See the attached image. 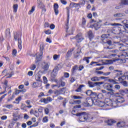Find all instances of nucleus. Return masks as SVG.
Wrapping results in <instances>:
<instances>
[{
  "instance_id": "obj_12",
  "label": "nucleus",
  "mask_w": 128,
  "mask_h": 128,
  "mask_svg": "<svg viewBox=\"0 0 128 128\" xmlns=\"http://www.w3.org/2000/svg\"><path fill=\"white\" fill-rule=\"evenodd\" d=\"M58 72V66H56L53 70V71L52 72V74H54V76H56V72Z\"/></svg>"
},
{
  "instance_id": "obj_30",
  "label": "nucleus",
  "mask_w": 128,
  "mask_h": 128,
  "mask_svg": "<svg viewBox=\"0 0 128 128\" xmlns=\"http://www.w3.org/2000/svg\"><path fill=\"white\" fill-rule=\"evenodd\" d=\"M88 35L90 40H92V38H94V34H92V30L88 32Z\"/></svg>"
},
{
  "instance_id": "obj_34",
  "label": "nucleus",
  "mask_w": 128,
  "mask_h": 128,
  "mask_svg": "<svg viewBox=\"0 0 128 128\" xmlns=\"http://www.w3.org/2000/svg\"><path fill=\"white\" fill-rule=\"evenodd\" d=\"M5 108H8V110H12V108H14V105H12V104H6L5 106Z\"/></svg>"
},
{
  "instance_id": "obj_17",
  "label": "nucleus",
  "mask_w": 128,
  "mask_h": 128,
  "mask_svg": "<svg viewBox=\"0 0 128 128\" xmlns=\"http://www.w3.org/2000/svg\"><path fill=\"white\" fill-rule=\"evenodd\" d=\"M108 126H112L113 124H116V120H108L107 121Z\"/></svg>"
},
{
  "instance_id": "obj_35",
  "label": "nucleus",
  "mask_w": 128,
  "mask_h": 128,
  "mask_svg": "<svg viewBox=\"0 0 128 128\" xmlns=\"http://www.w3.org/2000/svg\"><path fill=\"white\" fill-rule=\"evenodd\" d=\"M86 94L87 96H92V90H88L86 92Z\"/></svg>"
},
{
  "instance_id": "obj_58",
  "label": "nucleus",
  "mask_w": 128,
  "mask_h": 128,
  "mask_svg": "<svg viewBox=\"0 0 128 128\" xmlns=\"http://www.w3.org/2000/svg\"><path fill=\"white\" fill-rule=\"evenodd\" d=\"M88 84L89 85L90 88H94L92 82L90 81L88 82Z\"/></svg>"
},
{
  "instance_id": "obj_7",
  "label": "nucleus",
  "mask_w": 128,
  "mask_h": 128,
  "mask_svg": "<svg viewBox=\"0 0 128 128\" xmlns=\"http://www.w3.org/2000/svg\"><path fill=\"white\" fill-rule=\"evenodd\" d=\"M102 20H99L98 22H97L96 23L93 24V26H94L95 30H98L99 28H100L102 26Z\"/></svg>"
},
{
  "instance_id": "obj_47",
  "label": "nucleus",
  "mask_w": 128,
  "mask_h": 128,
  "mask_svg": "<svg viewBox=\"0 0 128 128\" xmlns=\"http://www.w3.org/2000/svg\"><path fill=\"white\" fill-rule=\"evenodd\" d=\"M115 72H117V76H122V72L120 70H115Z\"/></svg>"
},
{
  "instance_id": "obj_28",
  "label": "nucleus",
  "mask_w": 128,
  "mask_h": 128,
  "mask_svg": "<svg viewBox=\"0 0 128 128\" xmlns=\"http://www.w3.org/2000/svg\"><path fill=\"white\" fill-rule=\"evenodd\" d=\"M49 66H50L48 65V64H46L42 66V68L44 70V72H46L48 70Z\"/></svg>"
},
{
  "instance_id": "obj_50",
  "label": "nucleus",
  "mask_w": 128,
  "mask_h": 128,
  "mask_svg": "<svg viewBox=\"0 0 128 128\" xmlns=\"http://www.w3.org/2000/svg\"><path fill=\"white\" fill-rule=\"evenodd\" d=\"M44 112L46 114H48L50 112V110L48 108H44Z\"/></svg>"
},
{
  "instance_id": "obj_62",
  "label": "nucleus",
  "mask_w": 128,
  "mask_h": 128,
  "mask_svg": "<svg viewBox=\"0 0 128 128\" xmlns=\"http://www.w3.org/2000/svg\"><path fill=\"white\" fill-rule=\"evenodd\" d=\"M56 28V26L54 24H51L50 26V30H54V28Z\"/></svg>"
},
{
  "instance_id": "obj_16",
  "label": "nucleus",
  "mask_w": 128,
  "mask_h": 128,
  "mask_svg": "<svg viewBox=\"0 0 128 128\" xmlns=\"http://www.w3.org/2000/svg\"><path fill=\"white\" fill-rule=\"evenodd\" d=\"M125 14L124 13H117L114 15V18H120L122 16H124Z\"/></svg>"
},
{
  "instance_id": "obj_29",
  "label": "nucleus",
  "mask_w": 128,
  "mask_h": 128,
  "mask_svg": "<svg viewBox=\"0 0 128 128\" xmlns=\"http://www.w3.org/2000/svg\"><path fill=\"white\" fill-rule=\"evenodd\" d=\"M107 80L109 82H110L111 84H118L116 81L113 79H108Z\"/></svg>"
},
{
  "instance_id": "obj_23",
  "label": "nucleus",
  "mask_w": 128,
  "mask_h": 128,
  "mask_svg": "<svg viewBox=\"0 0 128 128\" xmlns=\"http://www.w3.org/2000/svg\"><path fill=\"white\" fill-rule=\"evenodd\" d=\"M91 80L92 82H100V78L98 76H94L92 78H91Z\"/></svg>"
},
{
  "instance_id": "obj_33",
  "label": "nucleus",
  "mask_w": 128,
  "mask_h": 128,
  "mask_svg": "<svg viewBox=\"0 0 128 128\" xmlns=\"http://www.w3.org/2000/svg\"><path fill=\"white\" fill-rule=\"evenodd\" d=\"M35 10H36V7H34V6H33L31 10H30L28 12V14H29V15L32 14V12H34Z\"/></svg>"
},
{
  "instance_id": "obj_26",
  "label": "nucleus",
  "mask_w": 128,
  "mask_h": 128,
  "mask_svg": "<svg viewBox=\"0 0 128 128\" xmlns=\"http://www.w3.org/2000/svg\"><path fill=\"white\" fill-rule=\"evenodd\" d=\"M78 68V66L77 65L75 66L74 67H73L72 70V74H74L76 72V70Z\"/></svg>"
},
{
  "instance_id": "obj_27",
  "label": "nucleus",
  "mask_w": 128,
  "mask_h": 128,
  "mask_svg": "<svg viewBox=\"0 0 128 128\" xmlns=\"http://www.w3.org/2000/svg\"><path fill=\"white\" fill-rule=\"evenodd\" d=\"M35 78L37 82H40L41 84L42 82V80L40 78V75H37L36 76Z\"/></svg>"
},
{
  "instance_id": "obj_48",
  "label": "nucleus",
  "mask_w": 128,
  "mask_h": 128,
  "mask_svg": "<svg viewBox=\"0 0 128 128\" xmlns=\"http://www.w3.org/2000/svg\"><path fill=\"white\" fill-rule=\"evenodd\" d=\"M104 82H96L94 83V84H96V86H101V84H104Z\"/></svg>"
},
{
  "instance_id": "obj_44",
  "label": "nucleus",
  "mask_w": 128,
  "mask_h": 128,
  "mask_svg": "<svg viewBox=\"0 0 128 128\" xmlns=\"http://www.w3.org/2000/svg\"><path fill=\"white\" fill-rule=\"evenodd\" d=\"M43 80L44 84H48V78L46 77V76H43Z\"/></svg>"
},
{
  "instance_id": "obj_55",
  "label": "nucleus",
  "mask_w": 128,
  "mask_h": 128,
  "mask_svg": "<svg viewBox=\"0 0 128 128\" xmlns=\"http://www.w3.org/2000/svg\"><path fill=\"white\" fill-rule=\"evenodd\" d=\"M92 98H96L97 94L96 92H92V94H91Z\"/></svg>"
},
{
  "instance_id": "obj_32",
  "label": "nucleus",
  "mask_w": 128,
  "mask_h": 128,
  "mask_svg": "<svg viewBox=\"0 0 128 128\" xmlns=\"http://www.w3.org/2000/svg\"><path fill=\"white\" fill-rule=\"evenodd\" d=\"M81 102L80 100H74V102H70V104H80Z\"/></svg>"
},
{
  "instance_id": "obj_53",
  "label": "nucleus",
  "mask_w": 128,
  "mask_h": 128,
  "mask_svg": "<svg viewBox=\"0 0 128 128\" xmlns=\"http://www.w3.org/2000/svg\"><path fill=\"white\" fill-rule=\"evenodd\" d=\"M66 88H62L60 90V92H61V94H64L66 92Z\"/></svg>"
},
{
  "instance_id": "obj_11",
  "label": "nucleus",
  "mask_w": 128,
  "mask_h": 128,
  "mask_svg": "<svg viewBox=\"0 0 128 128\" xmlns=\"http://www.w3.org/2000/svg\"><path fill=\"white\" fill-rule=\"evenodd\" d=\"M104 26H122V25L120 24H118V23H114V24H110V22H106L104 24Z\"/></svg>"
},
{
  "instance_id": "obj_6",
  "label": "nucleus",
  "mask_w": 128,
  "mask_h": 128,
  "mask_svg": "<svg viewBox=\"0 0 128 128\" xmlns=\"http://www.w3.org/2000/svg\"><path fill=\"white\" fill-rule=\"evenodd\" d=\"M74 38L76 40L77 42H82L84 40L82 33L78 34Z\"/></svg>"
},
{
  "instance_id": "obj_19",
  "label": "nucleus",
  "mask_w": 128,
  "mask_h": 128,
  "mask_svg": "<svg viewBox=\"0 0 128 128\" xmlns=\"http://www.w3.org/2000/svg\"><path fill=\"white\" fill-rule=\"evenodd\" d=\"M126 90H119V92H117L115 94V96H120V94H121V96H124V94H126Z\"/></svg>"
},
{
  "instance_id": "obj_2",
  "label": "nucleus",
  "mask_w": 128,
  "mask_h": 128,
  "mask_svg": "<svg viewBox=\"0 0 128 128\" xmlns=\"http://www.w3.org/2000/svg\"><path fill=\"white\" fill-rule=\"evenodd\" d=\"M75 116H79L80 122H84V120L92 122V120H94V117L90 116V115L84 112L76 114Z\"/></svg>"
},
{
  "instance_id": "obj_51",
  "label": "nucleus",
  "mask_w": 128,
  "mask_h": 128,
  "mask_svg": "<svg viewBox=\"0 0 128 128\" xmlns=\"http://www.w3.org/2000/svg\"><path fill=\"white\" fill-rule=\"evenodd\" d=\"M86 18H83L82 20V24L83 26H84V24H86Z\"/></svg>"
},
{
  "instance_id": "obj_9",
  "label": "nucleus",
  "mask_w": 128,
  "mask_h": 128,
  "mask_svg": "<svg viewBox=\"0 0 128 128\" xmlns=\"http://www.w3.org/2000/svg\"><path fill=\"white\" fill-rule=\"evenodd\" d=\"M104 88L107 90H108V92H112V94H114V90L112 89V85H108V84H104Z\"/></svg>"
},
{
  "instance_id": "obj_18",
  "label": "nucleus",
  "mask_w": 128,
  "mask_h": 128,
  "mask_svg": "<svg viewBox=\"0 0 128 128\" xmlns=\"http://www.w3.org/2000/svg\"><path fill=\"white\" fill-rule=\"evenodd\" d=\"M122 57V58H126V60H128V52H125L123 53L121 56H118V57Z\"/></svg>"
},
{
  "instance_id": "obj_64",
  "label": "nucleus",
  "mask_w": 128,
  "mask_h": 128,
  "mask_svg": "<svg viewBox=\"0 0 128 128\" xmlns=\"http://www.w3.org/2000/svg\"><path fill=\"white\" fill-rule=\"evenodd\" d=\"M115 88H116V90H120V86L118 85V84H116L114 86Z\"/></svg>"
},
{
  "instance_id": "obj_60",
  "label": "nucleus",
  "mask_w": 128,
  "mask_h": 128,
  "mask_svg": "<svg viewBox=\"0 0 128 128\" xmlns=\"http://www.w3.org/2000/svg\"><path fill=\"white\" fill-rule=\"evenodd\" d=\"M34 74V72L32 71H30L28 73V76H32Z\"/></svg>"
},
{
  "instance_id": "obj_61",
  "label": "nucleus",
  "mask_w": 128,
  "mask_h": 128,
  "mask_svg": "<svg viewBox=\"0 0 128 128\" xmlns=\"http://www.w3.org/2000/svg\"><path fill=\"white\" fill-rule=\"evenodd\" d=\"M84 67L82 65H80L78 67V70H84Z\"/></svg>"
},
{
  "instance_id": "obj_8",
  "label": "nucleus",
  "mask_w": 128,
  "mask_h": 128,
  "mask_svg": "<svg viewBox=\"0 0 128 128\" xmlns=\"http://www.w3.org/2000/svg\"><path fill=\"white\" fill-rule=\"evenodd\" d=\"M93 105L92 99L90 98H87L85 102L86 106H92Z\"/></svg>"
},
{
  "instance_id": "obj_42",
  "label": "nucleus",
  "mask_w": 128,
  "mask_h": 128,
  "mask_svg": "<svg viewBox=\"0 0 128 128\" xmlns=\"http://www.w3.org/2000/svg\"><path fill=\"white\" fill-rule=\"evenodd\" d=\"M74 48H73L72 50H70L68 51L67 54H68V56H70L72 54V52H74Z\"/></svg>"
},
{
  "instance_id": "obj_21",
  "label": "nucleus",
  "mask_w": 128,
  "mask_h": 128,
  "mask_svg": "<svg viewBox=\"0 0 128 128\" xmlns=\"http://www.w3.org/2000/svg\"><path fill=\"white\" fill-rule=\"evenodd\" d=\"M40 102H44V104H48V98H42L40 100Z\"/></svg>"
},
{
  "instance_id": "obj_1",
  "label": "nucleus",
  "mask_w": 128,
  "mask_h": 128,
  "mask_svg": "<svg viewBox=\"0 0 128 128\" xmlns=\"http://www.w3.org/2000/svg\"><path fill=\"white\" fill-rule=\"evenodd\" d=\"M110 100L112 102L111 104H112V108H118L119 104H122L126 102L124 97L118 95H114L112 96Z\"/></svg>"
},
{
  "instance_id": "obj_4",
  "label": "nucleus",
  "mask_w": 128,
  "mask_h": 128,
  "mask_svg": "<svg viewBox=\"0 0 128 128\" xmlns=\"http://www.w3.org/2000/svg\"><path fill=\"white\" fill-rule=\"evenodd\" d=\"M14 40H18V48L20 50H22V34L16 32L14 35Z\"/></svg>"
},
{
  "instance_id": "obj_43",
  "label": "nucleus",
  "mask_w": 128,
  "mask_h": 128,
  "mask_svg": "<svg viewBox=\"0 0 128 128\" xmlns=\"http://www.w3.org/2000/svg\"><path fill=\"white\" fill-rule=\"evenodd\" d=\"M122 4H128V0H122Z\"/></svg>"
},
{
  "instance_id": "obj_3",
  "label": "nucleus",
  "mask_w": 128,
  "mask_h": 128,
  "mask_svg": "<svg viewBox=\"0 0 128 128\" xmlns=\"http://www.w3.org/2000/svg\"><path fill=\"white\" fill-rule=\"evenodd\" d=\"M112 106V100L108 98L105 99L104 102L100 101L98 104V106H100V108H102L104 110H106L104 108H106V106Z\"/></svg>"
},
{
  "instance_id": "obj_40",
  "label": "nucleus",
  "mask_w": 128,
  "mask_h": 128,
  "mask_svg": "<svg viewBox=\"0 0 128 128\" xmlns=\"http://www.w3.org/2000/svg\"><path fill=\"white\" fill-rule=\"evenodd\" d=\"M126 22H128V20H124L122 22V23L124 24V26L128 28V24Z\"/></svg>"
},
{
  "instance_id": "obj_13",
  "label": "nucleus",
  "mask_w": 128,
  "mask_h": 128,
  "mask_svg": "<svg viewBox=\"0 0 128 128\" xmlns=\"http://www.w3.org/2000/svg\"><path fill=\"white\" fill-rule=\"evenodd\" d=\"M126 77L125 76H120L118 78V80L120 82V84L122 82H124L126 80Z\"/></svg>"
},
{
  "instance_id": "obj_22",
  "label": "nucleus",
  "mask_w": 128,
  "mask_h": 128,
  "mask_svg": "<svg viewBox=\"0 0 128 128\" xmlns=\"http://www.w3.org/2000/svg\"><path fill=\"white\" fill-rule=\"evenodd\" d=\"M6 36L8 38H10V29H7L6 30Z\"/></svg>"
},
{
  "instance_id": "obj_25",
  "label": "nucleus",
  "mask_w": 128,
  "mask_h": 128,
  "mask_svg": "<svg viewBox=\"0 0 128 128\" xmlns=\"http://www.w3.org/2000/svg\"><path fill=\"white\" fill-rule=\"evenodd\" d=\"M110 36V34H104L101 36V38H102V40H106V38H108Z\"/></svg>"
},
{
  "instance_id": "obj_31",
  "label": "nucleus",
  "mask_w": 128,
  "mask_h": 128,
  "mask_svg": "<svg viewBox=\"0 0 128 128\" xmlns=\"http://www.w3.org/2000/svg\"><path fill=\"white\" fill-rule=\"evenodd\" d=\"M84 85H80L78 89L75 90V92H82V88H84Z\"/></svg>"
},
{
  "instance_id": "obj_38",
  "label": "nucleus",
  "mask_w": 128,
  "mask_h": 128,
  "mask_svg": "<svg viewBox=\"0 0 128 128\" xmlns=\"http://www.w3.org/2000/svg\"><path fill=\"white\" fill-rule=\"evenodd\" d=\"M53 58L54 60H58V58H60V55H58V54L54 55Z\"/></svg>"
},
{
  "instance_id": "obj_15",
  "label": "nucleus",
  "mask_w": 128,
  "mask_h": 128,
  "mask_svg": "<svg viewBox=\"0 0 128 128\" xmlns=\"http://www.w3.org/2000/svg\"><path fill=\"white\" fill-rule=\"evenodd\" d=\"M100 100L98 98H93L92 99V102L93 104H94V106H98V104H100Z\"/></svg>"
},
{
  "instance_id": "obj_57",
  "label": "nucleus",
  "mask_w": 128,
  "mask_h": 128,
  "mask_svg": "<svg viewBox=\"0 0 128 128\" xmlns=\"http://www.w3.org/2000/svg\"><path fill=\"white\" fill-rule=\"evenodd\" d=\"M0 118L2 120H6L8 118V116H3Z\"/></svg>"
},
{
  "instance_id": "obj_63",
  "label": "nucleus",
  "mask_w": 128,
  "mask_h": 128,
  "mask_svg": "<svg viewBox=\"0 0 128 128\" xmlns=\"http://www.w3.org/2000/svg\"><path fill=\"white\" fill-rule=\"evenodd\" d=\"M50 26V24L48 22H46L44 24V28H48Z\"/></svg>"
},
{
  "instance_id": "obj_36",
  "label": "nucleus",
  "mask_w": 128,
  "mask_h": 128,
  "mask_svg": "<svg viewBox=\"0 0 128 128\" xmlns=\"http://www.w3.org/2000/svg\"><path fill=\"white\" fill-rule=\"evenodd\" d=\"M36 68V66L34 64H32L30 67L31 70H34Z\"/></svg>"
},
{
  "instance_id": "obj_46",
  "label": "nucleus",
  "mask_w": 128,
  "mask_h": 128,
  "mask_svg": "<svg viewBox=\"0 0 128 128\" xmlns=\"http://www.w3.org/2000/svg\"><path fill=\"white\" fill-rule=\"evenodd\" d=\"M6 96H8V94H5L0 98V102H2V100H4V98Z\"/></svg>"
},
{
  "instance_id": "obj_45",
  "label": "nucleus",
  "mask_w": 128,
  "mask_h": 128,
  "mask_svg": "<svg viewBox=\"0 0 128 128\" xmlns=\"http://www.w3.org/2000/svg\"><path fill=\"white\" fill-rule=\"evenodd\" d=\"M74 28H72L70 30H69V34H74Z\"/></svg>"
},
{
  "instance_id": "obj_10",
  "label": "nucleus",
  "mask_w": 128,
  "mask_h": 128,
  "mask_svg": "<svg viewBox=\"0 0 128 128\" xmlns=\"http://www.w3.org/2000/svg\"><path fill=\"white\" fill-rule=\"evenodd\" d=\"M54 10L56 16H58V4H54Z\"/></svg>"
},
{
  "instance_id": "obj_41",
  "label": "nucleus",
  "mask_w": 128,
  "mask_h": 128,
  "mask_svg": "<svg viewBox=\"0 0 128 128\" xmlns=\"http://www.w3.org/2000/svg\"><path fill=\"white\" fill-rule=\"evenodd\" d=\"M46 34H52V31L50 30H47L44 31Z\"/></svg>"
},
{
  "instance_id": "obj_37",
  "label": "nucleus",
  "mask_w": 128,
  "mask_h": 128,
  "mask_svg": "<svg viewBox=\"0 0 128 128\" xmlns=\"http://www.w3.org/2000/svg\"><path fill=\"white\" fill-rule=\"evenodd\" d=\"M21 100H22V97L20 96L18 97L16 99V104H20V102Z\"/></svg>"
},
{
  "instance_id": "obj_49",
  "label": "nucleus",
  "mask_w": 128,
  "mask_h": 128,
  "mask_svg": "<svg viewBox=\"0 0 128 128\" xmlns=\"http://www.w3.org/2000/svg\"><path fill=\"white\" fill-rule=\"evenodd\" d=\"M73 98H74V100H80V98H82V97L80 96H74Z\"/></svg>"
},
{
  "instance_id": "obj_39",
  "label": "nucleus",
  "mask_w": 128,
  "mask_h": 128,
  "mask_svg": "<svg viewBox=\"0 0 128 128\" xmlns=\"http://www.w3.org/2000/svg\"><path fill=\"white\" fill-rule=\"evenodd\" d=\"M38 83H36V82H34L32 84V88H38Z\"/></svg>"
},
{
  "instance_id": "obj_54",
  "label": "nucleus",
  "mask_w": 128,
  "mask_h": 128,
  "mask_svg": "<svg viewBox=\"0 0 128 128\" xmlns=\"http://www.w3.org/2000/svg\"><path fill=\"white\" fill-rule=\"evenodd\" d=\"M121 84H122L124 86H128V82L126 81H123L122 82H121Z\"/></svg>"
},
{
  "instance_id": "obj_20",
  "label": "nucleus",
  "mask_w": 128,
  "mask_h": 128,
  "mask_svg": "<svg viewBox=\"0 0 128 128\" xmlns=\"http://www.w3.org/2000/svg\"><path fill=\"white\" fill-rule=\"evenodd\" d=\"M126 126V124L124 122H119L117 124V126L118 128H122Z\"/></svg>"
},
{
  "instance_id": "obj_14",
  "label": "nucleus",
  "mask_w": 128,
  "mask_h": 128,
  "mask_svg": "<svg viewBox=\"0 0 128 128\" xmlns=\"http://www.w3.org/2000/svg\"><path fill=\"white\" fill-rule=\"evenodd\" d=\"M114 60H106L104 64H114Z\"/></svg>"
},
{
  "instance_id": "obj_24",
  "label": "nucleus",
  "mask_w": 128,
  "mask_h": 128,
  "mask_svg": "<svg viewBox=\"0 0 128 128\" xmlns=\"http://www.w3.org/2000/svg\"><path fill=\"white\" fill-rule=\"evenodd\" d=\"M18 4H15L13 6V12H14L16 13L18 12Z\"/></svg>"
},
{
  "instance_id": "obj_59",
  "label": "nucleus",
  "mask_w": 128,
  "mask_h": 128,
  "mask_svg": "<svg viewBox=\"0 0 128 128\" xmlns=\"http://www.w3.org/2000/svg\"><path fill=\"white\" fill-rule=\"evenodd\" d=\"M22 92L20 90H15V92L14 94H20V92Z\"/></svg>"
},
{
  "instance_id": "obj_56",
  "label": "nucleus",
  "mask_w": 128,
  "mask_h": 128,
  "mask_svg": "<svg viewBox=\"0 0 128 128\" xmlns=\"http://www.w3.org/2000/svg\"><path fill=\"white\" fill-rule=\"evenodd\" d=\"M38 111L39 112L42 113L44 111V108L40 107L38 109Z\"/></svg>"
},
{
  "instance_id": "obj_52",
  "label": "nucleus",
  "mask_w": 128,
  "mask_h": 128,
  "mask_svg": "<svg viewBox=\"0 0 128 128\" xmlns=\"http://www.w3.org/2000/svg\"><path fill=\"white\" fill-rule=\"evenodd\" d=\"M48 122V117L45 116L43 118V122Z\"/></svg>"
},
{
  "instance_id": "obj_5",
  "label": "nucleus",
  "mask_w": 128,
  "mask_h": 128,
  "mask_svg": "<svg viewBox=\"0 0 128 128\" xmlns=\"http://www.w3.org/2000/svg\"><path fill=\"white\" fill-rule=\"evenodd\" d=\"M42 50H44V46L42 45L40 46V53H37L36 58V62H40V60L42 58Z\"/></svg>"
}]
</instances>
